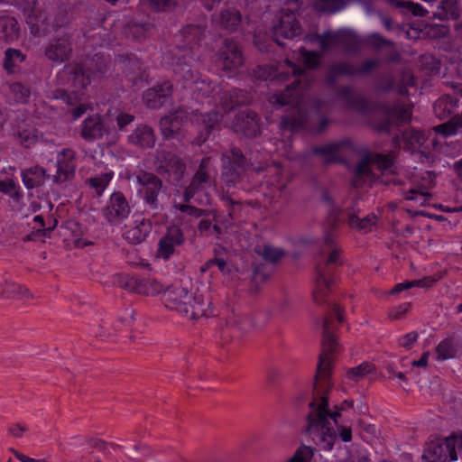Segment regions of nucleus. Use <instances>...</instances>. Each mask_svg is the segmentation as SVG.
I'll return each instance as SVG.
<instances>
[{
  "instance_id": "nucleus-1",
  "label": "nucleus",
  "mask_w": 462,
  "mask_h": 462,
  "mask_svg": "<svg viewBox=\"0 0 462 462\" xmlns=\"http://www.w3.org/2000/svg\"><path fill=\"white\" fill-rule=\"evenodd\" d=\"M335 327L329 316L322 321V353L319 356L317 371L312 384L311 400L308 403L309 412L306 414L304 432L322 449L331 450L337 439L336 430L331 427L330 420L338 426L341 412L337 408L329 409V393L332 354L337 346L334 335Z\"/></svg>"
},
{
  "instance_id": "nucleus-2",
  "label": "nucleus",
  "mask_w": 462,
  "mask_h": 462,
  "mask_svg": "<svg viewBox=\"0 0 462 462\" xmlns=\"http://www.w3.org/2000/svg\"><path fill=\"white\" fill-rule=\"evenodd\" d=\"M163 300L167 309L175 310L190 320H197L201 317L208 318L214 314L210 308L209 297L199 292L190 293L181 286L167 289L163 294Z\"/></svg>"
},
{
  "instance_id": "nucleus-3",
  "label": "nucleus",
  "mask_w": 462,
  "mask_h": 462,
  "mask_svg": "<svg viewBox=\"0 0 462 462\" xmlns=\"http://www.w3.org/2000/svg\"><path fill=\"white\" fill-rule=\"evenodd\" d=\"M459 451H462V432L430 440L422 457L428 462H452L457 460Z\"/></svg>"
},
{
  "instance_id": "nucleus-4",
  "label": "nucleus",
  "mask_w": 462,
  "mask_h": 462,
  "mask_svg": "<svg viewBox=\"0 0 462 462\" xmlns=\"http://www.w3.org/2000/svg\"><path fill=\"white\" fill-rule=\"evenodd\" d=\"M154 166L159 175L173 184L181 181L187 169L186 162L182 158L166 150L155 152Z\"/></svg>"
},
{
  "instance_id": "nucleus-5",
  "label": "nucleus",
  "mask_w": 462,
  "mask_h": 462,
  "mask_svg": "<svg viewBox=\"0 0 462 462\" xmlns=\"http://www.w3.org/2000/svg\"><path fill=\"white\" fill-rule=\"evenodd\" d=\"M379 108L383 117L373 123L374 130L379 133L390 134L393 126L399 127L410 122L411 117V110L400 102H395L393 105L382 104Z\"/></svg>"
},
{
  "instance_id": "nucleus-6",
  "label": "nucleus",
  "mask_w": 462,
  "mask_h": 462,
  "mask_svg": "<svg viewBox=\"0 0 462 462\" xmlns=\"http://www.w3.org/2000/svg\"><path fill=\"white\" fill-rule=\"evenodd\" d=\"M110 59L101 53L95 54L85 64H76L73 68L74 79L82 87L90 83L91 78L104 77L109 70Z\"/></svg>"
},
{
  "instance_id": "nucleus-7",
  "label": "nucleus",
  "mask_w": 462,
  "mask_h": 462,
  "mask_svg": "<svg viewBox=\"0 0 462 462\" xmlns=\"http://www.w3.org/2000/svg\"><path fill=\"white\" fill-rule=\"evenodd\" d=\"M205 30L201 25L188 24L176 35V49L183 59L197 60V50Z\"/></svg>"
},
{
  "instance_id": "nucleus-8",
  "label": "nucleus",
  "mask_w": 462,
  "mask_h": 462,
  "mask_svg": "<svg viewBox=\"0 0 462 462\" xmlns=\"http://www.w3.org/2000/svg\"><path fill=\"white\" fill-rule=\"evenodd\" d=\"M302 33V27L296 18L294 12L289 9H282L278 17L277 23L272 27V36L273 41L284 47L282 40H291L295 37L300 36Z\"/></svg>"
},
{
  "instance_id": "nucleus-9",
  "label": "nucleus",
  "mask_w": 462,
  "mask_h": 462,
  "mask_svg": "<svg viewBox=\"0 0 462 462\" xmlns=\"http://www.w3.org/2000/svg\"><path fill=\"white\" fill-rule=\"evenodd\" d=\"M73 34L69 32L57 33L44 47V56L54 63L70 60L73 52Z\"/></svg>"
},
{
  "instance_id": "nucleus-10",
  "label": "nucleus",
  "mask_w": 462,
  "mask_h": 462,
  "mask_svg": "<svg viewBox=\"0 0 462 462\" xmlns=\"http://www.w3.org/2000/svg\"><path fill=\"white\" fill-rule=\"evenodd\" d=\"M136 181L141 186L139 193L144 202L152 210L160 208L158 196L162 188V180L154 173L141 171L136 175Z\"/></svg>"
},
{
  "instance_id": "nucleus-11",
  "label": "nucleus",
  "mask_w": 462,
  "mask_h": 462,
  "mask_svg": "<svg viewBox=\"0 0 462 462\" xmlns=\"http://www.w3.org/2000/svg\"><path fill=\"white\" fill-rule=\"evenodd\" d=\"M189 113L184 108L173 110L160 120V129L164 139L181 141L185 137L182 126L187 122Z\"/></svg>"
},
{
  "instance_id": "nucleus-12",
  "label": "nucleus",
  "mask_w": 462,
  "mask_h": 462,
  "mask_svg": "<svg viewBox=\"0 0 462 462\" xmlns=\"http://www.w3.org/2000/svg\"><path fill=\"white\" fill-rule=\"evenodd\" d=\"M185 236L181 227L178 225L167 226L165 233L158 242L156 256L163 260H169L176 253L177 247L185 243Z\"/></svg>"
},
{
  "instance_id": "nucleus-13",
  "label": "nucleus",
  "mask_w": 462,
  "mask_h": 462,
  "mask_svg": "<svg viewBox=\"0 0 462 462\" xmlns=\"http://www.w3.org/2000/svg\"><path fill=\"white\" fill-rule=\"evenodd\" d=\"M219 60L224 70L232 71L244 64V57L238 42L233 38H226L218 50Z\"/></svg>"
},
{
  "instance_id": "nucleus-14",
  "label": "nucleus",
  "mask_w": 462,
  "mask_h": 462,
  "mask_svg": "<svg viewBox=\"0 0 462 462\" xmlns=\"http://www.w3.org/2000/svg\"><path fill=\"white\" fill-rule=\"evenodd\" d=\"M130 210L124 194L116 191L111 195L109 203L103 208V215L109 223L116 225L128 217Z\"/></svg>"
},
{
  "instance_id": "nucleus-15",
  "label": "nucleus",
  "mask_w": 462,
  "mask_h": 462,
  "mask_svg": "<svg viewBox=\"0 0 462 462\" xmlns=\"http://www.w3.org/2000/svg\"><path fill=\"white\" fill-rule=\"evenodd\" d=\"M340 259V250L332 248L327 260L319 263L316 266V283H322L326 288H331L334 283V273L337 266L342 265Z\"/></svg>"
},
{
  "instance_id": "nucleus-16",
  "label": "nucleus",
  "mask_w": 462,
  "mask_h": 462,
  "mask_svg": "<svg viewBox=\"0 0 462 462\" xmlns=\"http://www.w3.org/2000/svg\"><path fill=\"white\" fill-rule=\"evenodd\" d=\"M57 172L53 176V182L57 184L70 180L75 176V152L70 149H63L57 158Z\"/></svg>"
},
{
  "instance_id": "nucleus-17",
  "label": "nucleus",
  "mask_w": 462,
  "mask_h": 462,
  "mask_svg": "<svg viewBox=\"0 0 462 462\" xmlns=\"http://www.w3.org/2000/svg\"><path fill=\"white\" fill-rule=\"evenodd\" d=\"M198 134L192 141L193 144L201 145L207 142L213 132L219 128L220 116L217 112L210 111L201 115L197 119Z\"/></svg>"
},
{
  "instance_id": "nucleus-18",
  "label": "nucleus",
  "mask_w": 462,
  "mask_h": 462,
  "mask_svg": "<svg viewBox=\"0 0 462 462\" xmlns=\"http://www.w3.org/2000/svg\"><path fill=\"white\" fill-rule=\"evenodd\" d=\"M173 85L164 81L148 88L143 94V101L149 108L157 109L162 106L171 97Z\"/></svg>"
},
{
  "instance_id": "nucleus-19",
  "label": "nucleus",
  "mask_w": 462,
  "mask_h": 462,
  "mask_svg": "<svg viewBox=\"0 0 462 462\" xmlns=\"http://www.w3.org/2000/svg\"><path fill=\"white\" fill-rule=\"evenodd\" d=\"M234 131L246 137L254 138L260 134L257 114L254 111H242L236 116Z\"/></svg>"
},
{
  "instance_id": "nucleus-20",
  "label": "nucleus",
  "mask_w": 462,
  "mask_h": 462,
  "mask_svg": "<svg viewBox=\"0 0 462 462\" xmlns=\"http://www.w3.org/2000/svg\"><path fill=\"white\" fill-rule=\"evenodd\" d=\"M109 134V128L97 114L88 116L82 123L80 136L87 142L102 139Z\"/></svg>"
},
{
  "instance_id": "nucleus-21",
  "label": "nucleus",
  "mask_w": 462,
  "mask_h": 462,
  "mask_svg": "<svg viewBox=\"0 0 462 462\" xmlns=\"http://www.w3.org/2000/svg\"><path fill=\"white\" fill-rule=\"evenodd\" d=\"M319 45L322 51H327L333 46H344L347 51H354L357 47L355 38L346 32H324L318 35Z\"/></svg>"
},
{
  "instance_id": "nucleus-22",
  "label": "nucleus",
  "mask_w": 462,
  "mask_h": 462,
  "mask_svg": "<svg viewBox=\"0 0 462 462\" xmlns=\"http://www.w3.org/2000/svg\"><path fill=\"white\" fill-rule=\"evenodd\" d=\"M196 60H189L182 58V55L178 56V60L175 65L174 73L179 80L183 82L184 88H188L199 79V72L193 69L192 62Z\"/></svg>"
},
{
  "instance_id": "nucleus-23",
  "label": "nucleus",
  "mask_w": 462,
  "mask_h": 462,
  "mask_svg": "<svg viewBox=\"0 0 462 462\" xmlns=\"http://www.w3.org/2000/svg\"><path fill=\"white\" fill-rule=\"evenodd\" d=\"M26 23L33 36L45 35L49 30L48 16L45 12L33 6L26 15Z\"/></svg>"
},
{
  "instance_id": "nucleus-24",
  "label": "nucleus",
  "mask_w": 462,
  "mask_h": 462,
  "mask_svg": "<svg viewBox=\"0 0 462 462\" xmlns=\"http://www.w3.org/2000/svg\"><path fill=\"white\" fill-rule=\"evenodd\" d=\"M118 61L122 64L124 70L131 76L130 79L134 84L143 80L146 77L140 60L134 55L121 54L118 56Z\"/></svg>"
},
{
  "instance_id": "nucleus-25",
  "label": "nucleus",
  "mask_w": 462,
  "mask_h": 462,
  "mask_svg": "<svg viewBox=\"0 0 462 462\" xmlns=\"http://www.w3.org/2000/svg\"><path fill=\"white\" fill-rule=\"evenodd\" d=\"M223 163L231 165L244 171H248L253 167V162L248 159L242 150L235 145H231L222 154Z\"/></svg>"
},
{
  "instance_id": "nucleus-26",
  "label": "nucleus",
  "mask_w": 462,
  "mask_h": 462,
  "mask_svg": "<svg viewBox=\"0 0 462 462\" xmlns=\"http://www.w3.org/2000/svg\"><path fill=\"white\" fill-rule=\"evenodd\" d=\"M129 142L142 149L152 148L155 144V135L152 127L146 125H138L128 136Z\"/></svg>"
},
{
  "instance_id": "nucleus-27",
  "label": "nucleus",
  "mask_w": 462,
  "mask_h": 462,
  "mask_svg": "<svg viewBox=\"0 0 462 462\" xmlns=\"http://www.w3.org/2000/svg\"><path fill=\"white\" fill-rule=\"evenodd\" d=\"M341 76H356V66L346 61L333 63L328 69L326 82L328 86L334 87Z\"/></svg>"
},
{
  "instance_id": "nucleus-28",
  "label": "nucleus",
  "mask_w": 462,
  "mask_h": 462,
  "mask_svg": "<svg viewBox=\"0 0 462 462\" xmlns=\"http://www.w3.org/2000/svg\"><path fill=\"white\" fill-rule=\"evenodd\" d=\"M336 96L337 99L349 108L364 110L366 107L365 99L362 96L356 94L350 87L343 86L337 88Z\"/></svg>"
},
{
  "instance_id": "nucleus-29",
  "label": "nucleus",
  "mask_w": 462,
  "mask_h": 462,
  "mask_svg": "<svg viewBox=\"0 0 462 462\" xmlns=\"http://www.w3.org/2000/svg\"><path fill=\"white\" fill-rule=\"evenodd\" d=\"M152 231V223L150 220L142 218L141 220H136L134 222V226L130 227L125 233V239L133 244L137 245L143 242L147 236Z\"/></svg>"
},
{
  "instance_id": "nucleus-30",
  "label": "nucleus",
  "mask_w": 462,
  "mask_h": 462,
  "mask_svg": "<svg viewBox=\"0 0 462 462\" xmlns=\"http://www.w3.org/2000/svg\"><path fill=\"white\" fill-rule=\"evenodd\" d=\"M241 22V13L235 7L224 8L219 13L218 23L220 27L230 32H236Z\"/></svg>"
},
{
  "instance_id": "nucleus-31",
  "label": "nucleus",
  "mask_w": 462,
  "mask_h": 462,
  "mask_svg": "<svg viewBox=\"0 0 462 462\" xmlns=\"http://www.w3.org/2000/svg\"><path fill=\"white\" fill-rule=\"evenodd\" d=\"M21 176L24 186L28 189L42 186L45 179L50 178V175L46 174L45 169L40 166H33L23 170Z\"/></svg>"
},
{
  "instance_id": "nucleus-32",
  "label": "nucleus",
  "mask_w": 462,
  "mask_h": 462,
  "mask_svg": "<svg viewBox=\"0 0 462 462\" xmlns=\"http://www.w3.org/2000/svg\"><path fill=\"white\" fill-rule=\"evenodd\" d=\"M20 36V28L17 21L14 17H0V40L5 42H13L18 40Z\"/></svg>"
},
{
  "instance_id": "nucleus-33",
  "label": "nucleus",
  "mask_w": 462,
  "mask_h": 462,
  "mask_svg": "<svg viewBox=\"0 0 462 462\" xmlns=\"http://www.w3.org/2000/svg\"><path fill=\"white\" fill-rule=\"evenodd\" d=\"M246 173V171L223 163L221 169V181L227 189L235 188L243 182Z\"/></svg>"
},
{
  "instance_id": "nucleus-34",
  "label": "nucleus",
  "mask_w": 462,
  "mask_h": 462,
  "mask_svg": "<svg viewBox=\"0 0 462 462\" xmlns=\"http://www.w3.org/2000/svg\"><path fill=\"white\" fill-rule=\"evenodd\" d=\"M372 162L369 155L363 157L357 163L354 171V176L351 185L355 188H361L365 183L367 178L371 177L373 172L370 165Z\"/></svg>"
},
{
  "instance_id": "nucleus-35",
  "label": "nucleus",
  "mask_w": 462,
  "mask_h": 462,
  "mask_svg": "<svg viewBox=\"0 0 462 462\" xmlns=\"http://www.w3.org/2000/svg\"><path fill=\"white\" fill-rule=\"evenodd\" d=\"M219 99L226 111L232 110L235 106L244 105L245 102V92L236 88L224 91Z\"/></svg>"
},
{
  "instance_id": "nucleus-36",
  "label": "nucleus",
  "mask_w": 462,
  "mask_h": 462,
  "mask_svg": "<svg viewBox=\"0 0 462 462\" xmlns=\"http://www.w3.org/2000/svg\"><path fill=\"white\" fill-rule=\"evenodd\" d=\"M377 222V217L374 214H369L363 218H359L355 212H349L347 217L348 226L360 231L368 232Z\"/></svg>"
},
{
  "instance_id": "nucleus-37",
  "label": "nucleus",
  "mask_w": 462,
  "mask_h": 462,
  "mask_svg": "<svg viewBox=\"0 0 462 462\" xmlns=\"http://www.w3.org/2000/svg\"><path fill=\"white\" fill-rule=\"evenodd\" d=\"M152 23L149 22H134L132 21L127 23L125 28V33L127 37H132L134 40H141L145 37L146 33L152 29Z\"/></svg>"
},
{
  "instance_id": "nucleus-38",
  "label": "nucleus",
  "mask_w": 462,
  "mask_h": 462,
  "mask_svg": "<svg viewBox=\"0 0 462 462\" xmlns=\"http://www.w3.org/2000/svg\"><path fill=\"white\" fill-rule=\"evenodd\" d=\"M254 252L262 256L264 261L272 263H277L284 256V252L282 249L270 245H257L254 247Z\"/></svg>"
},
{
  "instance_id": "nucleus-39",
  "label": "nucleus",
  "mask_w": 462,
  "mask_h": 462,
  "mask_svg": "<svg viewBox=\"0 0 462 462\" xmlns=\"http://www.w3.org/2000/svg\"><path fill=\"white\" fill-rule=\"evenodd\" d=\"M115 282L121 289L139 294L140 278L136 276L119 273L116 276Z\"/></svg>"
},
{
  "instance_id": "nucleus-40",
  "label": "nucleus",
  "mask_w": 462,
  "mask_h": 462,
  "mask_svg": "<svg viewBox=\"0 0 462 462\" xmlns=\"http://www.w3.org/2000/svg\"><path fill=\"white\" fill-rule=\"evenodd\" d=\"M341 148V143H332L324 146H317L312 149L314 154L324 156V162L330 163L337 162V152Z\"/></svg>"
},
{
  "instance_id": "nucleus-41",
  "label": "nucleus",
  "mask_w": 462,
  "mask_h": 462,
  "mask_svg": "<svg viewBox=\"0 0 462 462\" xmlns=\"http://www.w3.org/2000/svg\"><path fill=\"white\" fill-rule=\"evenodd\" d=\"M457 347L453 338L448 337L442 340L436 347V353L439 360L454 358L457 356Z\"/></svg>"
},
{
  "instance_id": "nucleus-42",
  "label": "nucleus",
  "mask_w": 462,
  "mask_h": 462,
  "mask_svg": "<svg viewBox=\"0 0 462 462\" xmlns=\"http://www.w3.org/2000/svg\"><path fill=\"white\" fill-rule=\"evenodd\" d=\"M439 8L442 14H439L440 19L457 20L460 16V9L457 0H441Z\"/></svg>"
},
{
  "instance_id": "nucleus-43",
  "label": "nucleus",
  "mask_w": 462,
  "mask_h": 462,
  "mask_svg": "<svg viewBox=\"0 0 462 462\" xmlns=\"http://www.w3.org/2000/svg\"><path fill=\"white\" fill-rule=\"evenodd\" d=\"M3 295L8 299L29 298L30 292L27 288L14 282H5L3 289Z\"/></svg>"
},
{
  "instance_id": "nucleus-44",
  "label": "nucleus",
  "mask_w": 462,
  "mask_h": 462,
  "mask_svg": "<svg viewBox=\"0 0 462 462\" xmlns=\"http://www.w3.org/2000/svg\"><path fill=\"white\" fill-rule=\"evenodd\" d=\"M25 56L20 50L7 49L5 52L4 68L9 72H14V67L17 63L23 61Z\"/></svg>"
},
{
  "instance_id": "nucleus-45",
  "label": "nucleus",
  "mask_w": 462,
  "mask_h": 462,
  "mask_svg": "<svg viewBox=\"0 0 462 462\" xmlns=\"http://www.w3.org/2000/svg\"><path fill=\"white\" fill-rule=\"evenodd\" d=\"M163 289L162 284L153 279H140L139 294L145 296H154L159 294Z\"/></svg>"
},
{
  "instance_id": "nucleus-46",
  "label": "nucleus",
  "mask_w": 462,
  "mask_h": 462,
  "mask_svg": "<svg viewBox=\"0 0 462 462\" xmlns=\"http://www.w3.org/2000/svg\"><path fill=\"white\" fill-rule=\"evenodd\" d=\"M402 139L409 146V149H413L416 146L420 147L426 141L425 134L415 129L404 131L402 133Z\"/></svg>"
},
{
  "instance_id": "nucleus-47",
  "label": "nucleus",
  "mask_w": 462,
  "mask_h": 462,
  "mask_svg": "<svg viewBox=\"0 0 462 462\" xmlns=\"http://www.w3.org/2000/svg\"><path fill=\"white\" fill-rule=\"evenodd\" d=\"M208 160L203 159L199 164V170L195 173L194 177L190 181V185L196 188L198 190L204 188V184L209 180V175L206 171Z\"/></svg>"
},
{
  "instance_id": "nucleus-48",
  "label": "nucleus",
  "mask_w": 462,
  "mask_h": 462,
  "mask_svg": "<svg viewBox=\"0 0 462 462\" xmlns=\"http://www.w3.org/2000/svg\"><path fill=\"white\" fill-rule=\"evenodd\" d=\"M375 367L372 363L364 362L356 367L351 368L347 371L346 376L348 379L358 382L362 380L366 374L374 371Z\"/></svg>"
},
{
  "instance_id": "nucleus-49",
  "label": "nucleus",
  "mask_w": 462,
  "mask_h": 462,
  "mask_svg": "<svg viewBox=\"0 0 462 462\" xmlns=\"http://www.w3.org/2000/svg\"><path fill=\"white\" fill-rule=\"evenodd\" d=\"M142 3L155 12H170L177 5V0H142Z\"/></svg>"
},
{
  "instance_id": "nucleus-50",
  "label": "nucleus",
  "mask_w": 462,
  "mask_h": 462,
  "mask_svg": "<svg viewBox=\"0 0 462 462\" xmlns=\"http://www.w3.org/2000/svg\"><path fill=\"white\" fill-rule=\"evenodd\" d=\"M396 86L395 79L392 74L382 75L374 84V90L377 93H388Z\"/></svg>"
},
{
  "instance_id": "nucleus-51",
  "label": "nucleus",
  "mask_w": 462,
  "mask_h": 462,
  "mask_svg": "<svg viewBox=\"0 0 462 462\" xmlns=\"http://www.w3.org/2000/svg\"><path fill=\"white\" fill-rule=\"evenodd\" d=\"M372 163L376 164L381 171H390L393 166L392 154L372 153L369 155Z\"/></svg>"
},
{
  "instance_id": "nucleus-52",
  "label": "nucleus",
  "mask_w": 462,
  "mask_h": 462,
  "mask_svg": "<svg viewBox=\"0 0 462 462\" xmlns=\"http://www.w3.org/2000/svg\"><path fill=\"white\" fill-rule=\"evenodd\" d=\"M414 85V77L409 70H403L401 73L400 79L395 86V90L398 94L404 96L408 94V87Z\"/></svg>"
},
{
  "instance_id": "nucleus-53",
  "label": "nucleus",
  "mask_w": 462,
  "mask_h": 462,
  "mask_svg": "<svg viewBox=\"0 0 462 462\" xmlns=\"http://www.w3.org/2000/svg\"><path fill=\"white\" fill-rule=\"evenodd\" d=\"M452 102L448 97H442L434 104V113L439 119H445L449 116L452 112Z\"/></svg>"
},
{
  "instance_id": "nucleus-54",
  "label": "nucleus",
  "mask_w": 462,
  "mask_h": 462,
  "mask_svg": "<svg viewBox=\"0 0 462 462\" xmlns=\"http://www.w3.org/2000/svg\"><path fill=\"white\" fill-rule=\"evenodd\" d=\"M314 455L313 448L310 446L302 445L298 448L292 457L287 462H310Z\"/></svg>"
},
{
  "instance_id": "nucleus-55",
  "label": "nucleus",
  "mask_w": 462,
  "mask_h": 462,
  "mask_svg": "<svg viewBox=\"0 0 462 462\" xmlns=\"http://www.w3.org/2000/svg\"><path fill=\"white\" fill-rule=\"evenodd\" d=\"M345 5L343 0H317L316 8L322 12L335 13L341 10Z\"/></svg>"
},
{
  "instance_id": "nucleus-56",
  "label": "nucleus",
  "mask_w": 462,
  "mask_h": 462,
  "mask_svg": "<svg viewBox=\"0 0 462 462\" xmlns=\"http://www.w3.org/2000/svg\"><path fill=\"white\" fill-rule=\"evenodd\" d=\"M111 179V175L108 173L103 174L99 177L90 178L88 182L95 189L97 194L100 196L105 189L107 187Z\"/></svg>"
},
{
  "instance_id": "nucleus-57",
  "label": "nucleus",
  "mask_w": 462,
  "mask_h": 462,
  "mask_svg": "<svg viewBox=\"0 0 462 462\" xmlns=\"http://www.w3.org/2000/svg\"><path fill=\"white\" fill-rule=\"evenodd\" d=\"M19 143L24 147H29L36 141V136L30 129L18 130L14 134Z\"/></svg>"
},
{
  "instance_id": "nucleus-58",
  "label": "nucleus",
  "mask_w": 462,
  "mask_h": 462,
  "mask_svg": "<svg viewBox=\"0 0 462 462\" xmlns=\"http://www.w3.org/2000/svg\"><path fill=\"white\" fill-rule=\"evenodd\" d=\"M397 8L406 9L415 16L424 17L428 13L420 4L411 1L397 3Z\"/></svg>"
},
{
  "instance_id": "nucleus-59",
  "label": "nucleus",
  "mask_w": 462,
  "mask_h": 462,
  "mask_svg": "<svg viewBox=\"0 0 462 462\" xmlns=\"http://www.w3.org/2000/svg\"><path fill=\"white\" fill-rule=\"evenodd\" d=\"M58 224V221L56 219L53 220V225L51 226H49L47 228L38 229L36 231H32L31 234L27 235L24 237V241H32L36 240L41 237H50L51 232L56 227Z\"/></svg>"
},
{
  "instance_id": "nucleus-60",
  "label": "nucleus",
  "mask_w": 462,
  "mask_h": 462,
  "mask_svg": "<svg viewBox=\"0 0 462 462\" xmlns=\"http://www.w3.org/2000/svg\"><path fill=\"white\" fill-rule=\"evenodd\" d=\"M341 213V208L336 204H331V206L328 207V217L332 227L337 226V225L340 223Z\"/></svg>"
},
{
  "instance_id": "nucleus-61",
  "label": "nucleus",
  "mask_w": 462,
  "mask_h": 462,
  "mask_svg": "<svg viewBox=\"0 0 462 462\" xmlns=\"http://www.w3.org/2000/svg\"><path fill=\"white\" fill-rule=\"evenodd\" d=\"M13 92L16 95V97L21 102H27L31 91L30 88L23 86L21 83H16L12 86Z\"/></svg>"
},
{
  "instance_id": "nucleus-62",
  "label": "nucleus",
  "mask_w": 462,
  "mask_h": 462,
  "mask_svg": "<svg viewBox=\"0 0 462 462\" xmlns=\"http://www.w3.org/2000/svg\"><path fill=\"white\" fill-rule=\"evenodd\" d=\"M179 209L183 212V213H186L189 216H192L196 218H199V217H206L209 214L208 211L205 210V209H202V208H196L194 206H190V205H180L179 207Z\"/></svg>"
},
{
  "instance_id": "nucleus-63",
  "label": "nucleus",
  "mask_w": 462,
  "mask_h": 462,
  "mask_svg": "<svg viewBox=\"0 0 462 462\" xmlns=\"http://www.w3.org/2000/svg\"><path fill=\"white\" fill-rule=\"evenodd\" d=\"M380 64L379 60L370 59L365 60L360 68L356 67L357 75H368L374 69Z\"/></svg>"
},
{
  "instance_id": "nucleus-64",
  "label": "nucleus",
  "mask_w": 462,
  "mask_h": 462,
  "mask_svg": "<svg viewBox=\"0 0 462 462\" xmlns=\"http://www.w3.org/2000/svg\"><path fill=\"white\" fill-rule=\"evenodd\" d=\"M303 60L310 69H316L319 65V56L314 51H304Z\"/></svg>"
}]
</instances>
